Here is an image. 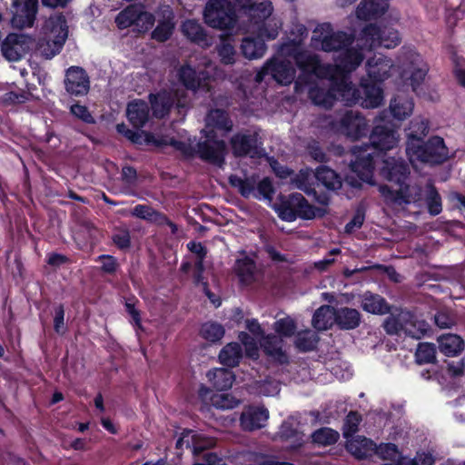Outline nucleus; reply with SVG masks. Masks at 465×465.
Masks as SVG:
<instances>
[{"instance_id":"obj_41","label":"nucleus","mask_w":465,"mask_h":465,"mask_svg":"<svg viewBox=\"0 0 465 465\" xmlns=\"http://www.w3.org/2000/svg\"><path fill=\"white\" fill-rule=\"evenodd\" d=\"M220 362L226 367L233 368L239 365L242 359V349L238 342L226 344L218 355Z\"/></svg>"},{"instance_id":"obj_57","label":"nucleus","mask_w":465,"mask_h":465,"mask_svg":"<svg viewBox=\"0 0 465 465\" xmlns=\"http://www.w3.org/2000/svg\"><path fill=\"white\" fill-rule=\"evenodd\" d=\"M297 329L296 322L290 317L282 318L274 322V330L281 337H292Z\"/></svg>"},{"instance_id":"obj_11","label":"nucleus","mask_w":465,"mask_h":465,"mask_svg":"<svg viewBox=\"0 0 465 465\" xmlns=\"http://www.w3.org/2000/svg\"><path fill=\"white\" fill-rule=\"evenodd\" d=\"M332 127L353 141L366 136L369 131L366 118L352 110H347L338 121L332 122Z\"/></svg>"},{"instance_id":"obj_46","label":"nucleus","mask_w":465,"mask_h":465,"mask_svg":"<svg viewBox=\"0 0 465 465\" xmlns=\"http://www.w3.org/2000/svg\"><path fill=\"white\" fill-rule=\"evenodd\" d=\"M229 183L231 186L237 188L239 193L242 197L249 198L255 191L256 177L252 175L246 178H241L236 174H232L229 177Z\"/></svg>"},{"instance_id":"obj_39","label":"nucleus","mask_w":465,"mask_h":465,"mask_svg":"<svg viewBox=\"0 0 465 465\" xmlns=\"http://www.w3.org/2000/svg\"><path fill=\"white\" fill-rule=\"evenodd\" d=\"M266 49L264 40L261 37H244L241 44V52L249 60L261 58Z\"/></svg>"},{"instance_id":"obj_8","label":"nucleus","mask_w":465,"mask_h":465,"mask_svg":"<svg viewBox=\"0 0 465 465\" xmlns=\"http://www.w3.org/2000/svg\"><path fill=\"white\" fill-rule=\"evenodd\" d=\"M230 144L235 157L262 158L265 154L263 143L256 132H238L231 137Z\"/></svg>"},{"instance_id":"obj_19","label":"nucleus","mask_w":465,"mask_h":465,"mask_svg":"<svg viewBox=\"0 0 465 465\" xmlns=\"http://www.w3.org/2000/svg\"><path fill=\"white\" fill-rule=\"evenodd\" d=\"M226 144L224 141L204 140L197 143L199 157L209 163L221 166L224 163Z\"/></svg>"},{"instance_id":"obj_45","label":"nucleus","mask_w":465,"mask_h":465,"mask_svg":"<svg viewBox=\"0 0 465 465\" xmlns=\"http://www.w3.org/2000/svg\"><path fill=\"white\" fill-rule=\"evenodd\" d=\"M320 337L311 330L299 331L295 336L294 345L301 352L312 351L317 348Z\"/></svg>"},{"instance_id":"obj_52","label":"nucleus","mask_w":465,"mask_h":465,"mask_svg":"<svg viewBox=\"0 0 465 465\" xmlns=\"http://www.w3.org/2000/svg\"><path fill=\"white\" fill-rule=\"evenodd\" d=\"M139 304V300L134 296L131 295L125 298L124 308L125 312L131 317L130 322L136 330H143L142 325V317L141 312L137 309V305Z\"/></svg>"},{"instance_id":"obj_20","label":"nucleus","mask_w":465,"mask_h":465,"mask_svg":"<svg viewBox=\"0 0 465 465\" xmlns=\"http://www.w3.org/2000/svg\"><path fill=\"white\" fill-rule=\"evenodd\" d=\"M269 411L264 407L249 406L241 414L240 422L243 430L253 431L265 426Z\"/></svg>"},{"instance_id":"obj_42","label":"nucleus","mask_w":465,"mask_h":465,"mask_svg":"<svg viewBox=\"0 0 465 465\" xmlns=\"http://www.w3.org/2000/svg\"><path fill=\"white\" fill-rule=\"evenodd\" d=\"M207 376L213 387L219 391L231 389L235 380L232 371L223 368L215 369L213 371H210Z\"/></svg>"},{"instance_id":"obj_32","label":"nucleus","mask_w":465,"mask_h":465,"mask_svg":"<svg viewBox=\"0 0 465 465\" xmlns=\"http://www.w3.org/2000/svg\"><path fill=\"white\" fill-rule=\"evenodd\" d=\"M361 308L370 313L385 315L391 312V306L382 296L365 292L361 296Z\"/></svg>"},{"instance_id":"obj_62","label":"nucleus","mask_w":465,"mask_h":465,"mask_svg":"<svg viewBox=\"0 0 465 465\" xmlns=\"http://www.w3.org/2000/svg\"><path fill=\"white\" fill-rule=\"evenodd\" d=\"M155 211L156 210L150 205L137 204L131 210V215L151 223Z\"/></svg>"},{"instance_id":"obj_9","label":"nucleus","mask_w":465,"mask_h":465,"mask_svg":"<svg viewBox=\"0 0 465 465\" xmlns=\"http://www.w3.org/2000/svg\"><path fill=\"white\" fill-rule=\"evenodd\" d=\"M295 74L296 70L290 60L273 56L257 72L255 81L261 83L266 75H271L279 84L289 85L294 81Z\"/></svg>"},{"instance_id":"obj_25","label":"nucleus","mask_w":465,"mask_h":465,"mask_svg":"<svg viewBox=\"0 0 465 465\" xmlns=\"http://www.w3.org/2000/svg\"><path fill=\"white\" fill-rule=\"evenodd\" d=\"M381 26L377 24H368L360 31L357 37V46L363 50L371 51L381 47Z\"/></svg>"},{"instance_id":"obj_59","label":"nucleus","mask_w":465,"mask_h":465,"mask_svg":"<svg viewBox=\"0 0 465 465\" xmlns=\"http://www.w3.org/2000/svg\"><path fill=\"white\" fill-rule=\"evenodd\" d=\"M70 113L77 119L83 121L85 124H94L95 119L90 113L89 109L85 105H82L79 103H75L70 106Z\"/></svg>"},{"instance_id":"obj_23","label":"nucleus","mask_w":465,"mask_h":465,"mask_svg":"<svg viewBox=\"0 0 465 465\" xmlns=\"http://www.w3.org/2000/svg\"><path fill=\"white\" fill-rule=\"evenodd\" d=\"M183 35L192 43L208 48L213 45L212 37L208 36L203 25L194 19L184 21L181 26Z\"/></svg>"},{"instance_id":"obj_24","label":"nucleus","mask_w":465,"mask_h":465,"mask_svg":"<svg viewBox=\"0 0 465 465\" xmlns=\"http://www.w3.org/2000/svg\"><path fill=\"white\" fill-rule=\"evenodd\" d=\"M389 7L386 0H361L356 8L359 20L370 21L383 15Z\"/></svg>"},{"instance_id":"obj_56","label":"nucleus","mask_w":465,"mask_h":465,"mask_svg":"<svg viewBox=\"0 0 465 465\" xmlns=\"http://www.w3.org/2000/svg\"><path fill=\"white\" fill-rule=\"evenodd\" d=\"M426 204L430 215L436 216L442 211L441 197L434 186H431L427 193Z\"/></svg>"},{"instance_id":"obj_49","label":"nucleus","mask_w":465,"mask_h":465,"mask_svg":"<svg viewBox=\"0 0 465 465\" xmlns=\"http://www.w3.org/2000/svg\"><path fill=\"white\" fill-rule=\"evenodd\" d=\"M430 126L429 121L426 119L415 118L411 121L409 132L407 133V141L410 143L412 139H424L429 134Z\"/></svg>"},{"instance_id":"obj_61","label":"nucleus","mask_w":465,"mask_h":465,"mask_svg":"<svg viewBox=\"0 0 465 465\" xmlns=\"http://www.w3.org/2000/svg\"><path fill=\"white\" fill-rule=\"evenodd\" d=\"M398 453V446L394 443L389 442L377 445L376 454L382 460H392Z\"/></svg>"},{"instance_id":"obj_22","label":"nucleus","mask_w":465,"mask_h":465,"mask_svg":"<svg viewBox=\"0 0 465 465\" xmlns=\"http://www.w3.org/2000/svg\"><path fill=\"white\" fill-rule=\"evenodd\" d=\"M335 101L343 102L347 106L360 105V88L352 84L348 75L336 76Z\"/></svg>"},{"instance_id":"obj_44","label":"nucleus","mask_w":465,"mask_h":465,"mask_svg":"<svg viewBox=\"0 0 465 465\" xmlns=\"http://www.w3.org/2000/svg\"><path fill=\"white\" fill-rule=\"evenodd\" d=\"M216 445V440L213 437H207L202 434H193L191 440L186 441V448L191 449L193 456L199 457L210 452L209 450Z\"/></svg>"},{"instance_id":"obj_17","label":"nucleus","mask_w":465,"mask_h":465,"mask_svg":"<svg viewBox=\"0 0 465 465\" xmlns=\"http://www.w3.org/2000/svg\"><path fill=\"white\" fill-rule=\"evenodd\" d=\"M152 14L143 11L141 5H130L123 9L115 17V24L119 29H126L132 25H139L140 22L153 24Z\"/></svg>"},{"instance_id":"obj_43","label":"nucleus","mask_w":465,"mask_h":465,"mask_svg":"<svg viewBox=\"0 0 465 465\" xmlns=\"http://www.w3.org/2000/svg\"><path fill=\"white\" fill-rule=\"evenodd\" d=\"M232 42V35H223L216 46L220 62L224 65H232L236 62V50Z\"/></svg>"},{"instance_id":"obj_28","label":"nucleus","mask_w":465,"mask_h":465,"mask_svg":"<svg viewBox=\"0 0 465 465\" xmlns=\"http://www.w3.org/2000/svg\"><path fill=\"white\" fill-rule=\"evenodd\" d=\"M413 108L412 98L404 93L395 94L390 103V113L398 121L409 117L412 114Z\"/></svg>"},{"instance_id":"obj_2","label":"nucleus","mask_w":465,"mask_h":465,"mask_svg":"<svg viewBox=\"0 0 465 465\" xmlns=\"http://www.w3.org/2000/svg\"><path fill=\"white\" fill-rule=\"evenodd\" d=\"M405 151L412 164L418 162L429 166H437L450 158L444 139L438 135L431 136L427 141L414 138L406 143Z\"/></svg>"},{"instance_id":"obj_63","label":"nucleus","mask_w":465,"mask_h":465,"mask_svg":"<svg viewBox=\"0 0 465 465\" xmlns=\"http://www.w3.org/2000/svg\"><path fill=\"white\" fill-rule=\"evenodd\" d=\"M256 189L260 195L269 201L272 199L275 193V189L269 177H264L258 183H256Z\"/></svg>"},{"instance_id":"obj_30","label":"nucleus","mask_w":465,"mask_h":465,"mask_svg":"<svg viewBox=\"0 0 465 465\" xmlns=\"http://www.w3.org/2000/svg\"><path fill=\"white\" fill-rule=\"evenodd\" d=\"M361 322V314L358 310L350 307L336 308L335 323L340 330H354Z\"/></svg>"},{"instance_id":"obj_64","label":"nucleus","mask_w":465,"mask_h":465,"mask_svg":"<svg viewBox=\"0 0 465 465\" xmlns=\"http://www.w3.org/2000/svg\"><path fill=\"white\" fill-rule=\"evenodd\" d=\"M435 457L430 452L417 451L413 459L410 460L411 465H434Z\"/></svg>"},{"instance_id":"obj_15","label":"nucleus","mask_w":465,"mask_h":465,"mask_svg":"<svg viewBox=\"0 0 465 465\" xmlns=\"http://www.w3.org/2000/svg\"><path fill=\"white\" fill-rule=\"evenodd\" d=\"M29 36L24 34H8L1 45L3 56L10 62L21 60L29 50Z\"/></svg>"},{"instance_id":"obj_54","label":"nucleus","mask_w":465,"mask_h":465,"mask_svg":"<svg viewBox=\"0 0 465 465\" xmlns=\"http://www.w3.org/2000/svg\"><path fill=\"white\" fill-rule=\"evenodd\" d=\"M361 421V414L358 411H351L344 419L342 426L343 437L346 439L352 437L358 431Z\"/></svg>"},{"instance_id":"obj_1","label":"nucleus","mask_w":465,"mask_h":465,"mask_svg":"<svg viewBox=\"0 0 465 465\" xmlns=\"http://www.w3.org/2000/svg\"><path fill=\"white\" fill-rule=\"evenodd\" d=\"M390 77L387 64L378 59L367 62V75L361 79L360 105L371 109L379 107L384 99L382 84Z\"/></svg>"},{"instance_id":"obj_50","label":"nucleus","mask_w":465,"mask_h":465,"mask_svg":"<svg viewBox=\"0 0 465 465\" xmlns=\"http://www.w3.org/2000/svg\"><path fill=\"white\" fill-rule=\"evenodd\" d=\"M415 361L418 364L433 363L436 361V347L430 342L419 343L415 352Z\"/></svg>"},{"instance_id":"obj_33","label":"nucleus","mask_w":465,"mask_h":465,"mask_svg":"<svg viewBox=\"0 0 465 465\" xmlns=\"http://www.w3.org/2000/svg\"><path fill=\"white\" fill-rule=\"evenodd\" d=\"M262 348L264 353L279 363L288 362V356L282 349V340L275 334L266 335L262 342Z\"/></svg>"},{"instance_id":"obj_34","label":"nucleus","mask_w":465,"mask_h":465,"mask_svg":"<svg viewBox=\"0 0 465 465\" xmlns=\"http://www.w3.org/2000/svg\"><path fill=\"white\" fill-rule=\"evenodd\" d=\"M439 349L448 357H454L462 352L465 347L463 339L453 333L442 334L438 338Z\"/></svg>"},{"instance_id":"obj_48","label":"nucleus","mask_w":465,"mask_h":465,"mask_svg":"<svg viewBox=\"0 0 465 465\" xmlns=\"http://www.w3.org/2000/svg\"><path fill=\"white\" fill-rule=\"evenodd\" d=\"M313 442L322 445V446H330L335 444L339 439L340 434L335 430L323 427L316 430L312 435Z\"/></svg>"},{"instance_id":"obj_10","label":"nucleus","mask_w":465,"mask_h":465,"mask_svg":"<svg viewBox=\"0 0 465 465\" xmlns=\"http://www.w3.org/2000/svg\"><path fill=\"white\" fill-rule=\"evenodd\" d=\"M401 62L405 67L404 72H410V84L413 92L423 83L428 72L429 65L422 55L413 48H402Z\"/></svg>"},{"instance_id":"obj_47","label":"nucleus","mask_w":465,"mask_h":465,"mask_svg":"<svg viewBox=\"0 0 465 465\" xmlns=\"http://www.w3.org/2000/svg\"><path fill=\"white\" fill-rule=\"evenodd\" d=\"M225 330L223 326L218 322H205L200 330L201 336L209 342L220 341L224 336Z\"/></svg>"},{"instance_id":"obj_27","label":"nucleus","mask_w":465,"mask_h":465,"mask_svg":"<svg viewBox=\"0 0 465 465\" xmlns=\"http://www.w3.org/2000/svg\"><path fill=\"white\" fill-rule=\"evenodd\" d=\"M126 115L130 124L136 129L143 127L150 117V107L143 100H134L128 104Z\"/></svg>"},{"instance_id":"obj_3","label":"nucleus","mask_w":465,"mask_h":465,"mask_svg":"<svg viewBox=\"0 0 465 465\" xmlns=\"http://www.w3.org/2000/svg\"><path fill=\"white\" fill-rule=\"evenodd\" d=\"M276 211L282 221L291 223L297 218L312 220L322 209L310 204L301 193H292L288 196H280Z\"/></svg>"},{"instance_id":"obj_37","label":"nucleus","mask_w":465,"mask_h":465,"mask_svg":"<svg viewBox=\"0 0 465 465\" xmlns=\"http://www.w3.org/2000/svg\"><path fill=\"white\" fill-rule=\"evenodd\" d=\"M178 79L187 90L196 91L202 86V82L205 79V73L198 74L193 67L184 64L178 71Z\"/></svg>"},{"instance_id":"obj_40","label":"nucleus","mask_w":465,"mask_h":465,"mask_svg":"<svg viewBox=\"0 0 465 465\" xmlns=\"http://www.w3.org/2000/svg\"><path fill=\"white\" fill-rule=\"evenodd\" d=\"M377 444L371 439L361 438L348 443L347 450L358 460H365L376 454Z\"/></svg>"},{"instance_id":"obj_55","label":"nucleus","mask_w":465,"mask_h":465,"mask_svg":"<svg viewBox=\"0 0 465 465\" xmlns=\"http://www.w3.org/2000/svg\"><path fill=\"white\" fill-rule=\"evenodd\" d=\"M174 25L171 20L159 21L152 32V38L159 43L167 41L173 35Z\"/></svg>"},{"instance_id":"obj_16","label":"nucleus","mask_w":465,"mask_h":465,"mask_svg":"<svg viewBox=\"0 0 465 465\" xmlns=\"http://www.w3.org/2000/svg\"><path fill=\"white\" fill-rule=\"evenodd\" d=\"M64 87L71 95L87 94L90 89V79L86 71L80 66L69 67L65 72Z\"/></svg>"},{"instance_id":"obj_58","label":"nucleus","mask_w":465,"mask_h":465,"mask_svg":"<svg viewBox=\"0 0 465 465\" xmlns=\"http://www.w3.org/2000/svg\"><path fill=\"white\" fill-rule=\"evenodd\" d=\"M113 243L120 250L126 251L131 247V234L128 229L120 228L112 235Z\"/></svg>"},{"instance_id":"obj_12","label":"nucleus","mask_w":465,"mask_h":465,"mask_svg":"<svg viewBox=\"0 0 465 465\" xmlns=\"http://www.w3.org/2000/svg\"><path fill=\"white\" fill-rule=\"evenodd\" d=\"M355 160L350 164L351 171L356 174L361 181L368 184H374V170L376 166V158L382 156L381 153L375 152L368 153L367 148H359L358 153L354 152Z\"/></svg>"},{"instance_id":"obj_53","label":"nucleus","mask_w":465,"mask_h":465,"mask_svg":"<svg viewBox=\"0 0 465 465\" xmlns=\"http://www.w3.org/2000/svg\"><path fill=\"white\" fill-rule=\"evenodd\" d=\"M381 35V47L394 48L401 42L399 31L391 26L382 25Z\"/></svg>"},{"instance_id":"obj_31","label":"nucleus","mask_w":465,"mask_h":465,"mask_svg":"<svg viewBox=\"0 0 465 465\" xmlns=\"http://www.w3.org/2000/svg\"><path fill=\"white\" fill-rule=\"evenodd\" d=\"M314 176L317 181V187H322L328 191H337L341 185V176L332 169L325 165H320L316 168Z\"/></svg>"},{"instance_id":"obj_51","label":"nucleus","mask_w":465,"mask_h":465,"mask_svg":"<svg viewBox=\"0 0 465 465\" xmlns=\"http://www.w3.org/2000/svg\"><path fill=\"white\" fill-rule=\"evenodd\" d=\"M209 122L217 129L230 132L233 124L228 113L223 109H215L209 114Z\"/></svg>"},{"instance_id":"obj_6","label":"nucleus","mask_w":465,"mask_h":465,"mask_svg":"<svg viewBox=\"0 0 465 465\" xmlns=\"http://www.w3.org/2000/svg\"><path fill=\"white\" fill-rule=\"evenodd\" d=\"M411 169L408 163L395 156H388L387 153L381 156V165L379 167V175L391 184L397 185V193H401L409 189L408 181Z\"/></svg>"},{"instance_id":"obj_14","label":"nucleus","mask_w":465,"mask_h":465,"mask_svg":"<svg viewBox=\"0 0 465 465\" xmlns=\"http://www.w3.org/2000/svg\"><path fill=\"white\" fill-rule=\"evenodd\" d=\"M363 59V49L348 46L338 55L336 64L331 66V74L338 77L341 75L349 76L361 64Z\"/></svg>"},{"instance_id":"obj_60","label":"nucleus","mask_w":465,"mask_h":465,"mask_svg":"<svg viewBox=\"0 0 465 465\" xmlns=\"http://www.w3.org/2000/svg\"><path fill=\"white\" fill-rule=\"evenodd\" d=\"M96 261L101 262V272L107 274H114L119 267L117 259L110 254H101Z\"/></svg>"},{"instance_id":"obj_13","label":"nucleus","mask_w":465,"mask_h":465,"mask_svg":"<svg viewBox=\"0 0 465 465\" xmlns=\"http://www.w3.org/2000/svg\"><path fill=\"white\" fill-rule=\"evenodd\" d=\"M38 10V0H14L12 4L11 25L24 29L34 25Z\"/></svg>"},{"instance_id":"obj_36","label":"nucleus","mask_w":465,"mask_h":465,"mask_svg":"<svg viewBox=\"0 0 465 465\" xmlns=\"http://www.w3.org/2000/svg\"><path fill=\"white\" fill-rule=\"evenodd\" d=\"M116 130L133 143L137 145H160V142L150 132L135 131L129 129L124 124H117Z\"/></svg>"},{"instance_id":"obj_4","label":"nucleus","mask_w":465,"mask_h":465,"mask_svg":"<svg viewBox=\"0 0 465 465\" xmlns=\"http://www.w3.org/2000/svg\"><path fill=\"white\" fill-rule=\"evenodd\" d=\"M239 11L249 16L251 23L254 25H262L259 26L261 35H264L269 40L275 39L279 35V29L281 25H278L274 23V26L268 29L270 23L267 24L265 21L271 16L273 11L272 2L264 1L261 3H255L252 0H235Z\"/></svg>"},{"instance_id":"obj_7","label":"nucleus","mask_w":465,"mask_h":465,"mask_svg":"<svg viewBox=\"0 0 465 465\" xmlns=\"http://www.w3.org/2000/svg\"><path fill=\"white\" fill-rule=\"evenodd\" d=\"M386 114L382 112L375 119V125L370 134V144L372 150L381 154L393 149L398 143L396 126L385 119Z\"/></svg>"},{"instance_id":"obj_21","label":"nucleus","mask_w":465,"mask_h":465,"mask_svg":"<svg viewBox=\"0 0 465 465\" xmlns=\"http://www.w3.org/2000/svg\"><path fill=\"white\" fill-rule=\"evenodd\" d=\"M148 98L153 115L157 119H163L167 116L175 103L174 94L166 89H161L155 94H150Z\"/></svg>"},{"instance_id":"obj_26","label":"nucleus","mask_w":465,"mask_h":465,"mask_svg":"<svg viewBox=\"0 0 465 465\" xmlns=\"http://www.w3.org/2000/svg\"><path fill=\"white\" fill-rule=\"evenodd\" d=\"M329 75L331 77V84L329 88L315 85L309 89V97L312 99L313 104L326 108L333 105L336 92V75L332 74Z\"/></svg>"},{"instance_id":"obj_18","label":"nucleus","mask_w":465,"mask_h":465,"mask_svg":"<svg viewBox=\"0 0 465 465\" xmlns=\"http://www.w3.org/2000/svg\"><path fill=\"white\" fill-rule=\"evenodd\" d=\"M294 60L301 72L306 73L307 74L325 77L331 74V65L322 64L317 54L300 52L295 54Z\"/></svg>"},{"instance_id":"obj_5","label":"nucleus","mask_w":465,"mask_h":465,"mask_svg":"<svg viewBox=\"0 0 465 465\" xmlns=\"http://www.w3.org/2000/svg\"><path fill=\"white\" fill-rule=\"evenodd\" d=\"M235 6L229 0H208L203 10L205 24L214 29H232L237 23Z\"/></svg>"},{"instance_id":"obj_38","label":"nucleus","mask_w":465,"mask_h":465,"mask_svg":"<svg viewBox=\"0 0 465 465\" xmlns=\"http://www.w3.org/2000/svg\"><path fill=\"white\" fill-rule=\"evenodd\" d=\"M234 271L240 282L249 285L255 280L256 263L251 257L244 256L236 260Z\"/></svg>"},{"instance_id":"obj_29","label":"nucleus","mask_w":465,"mask_h":465,"mask_svg":"<svg viewBox=\"0 0 465 465\" xmlns=\"http://www.w3.org/2000/svg\"><path fill=\"white\" fill-rule=\"evenodd\" d=\"M354 40V35L348 34L343 31H337L323 37L322 41V49L324 52H341L346 47L351 46Z\"/></svg>"},{"instance_id":"obj_35","label":"nucleus","mask_w":465,"mask_h":465,"mask_svg":"<svg viewBox=\"0 0 465 465\" xmlns=\"http://www.w3.org/2000/svg\"><path fill=\"white\" fill-rule=\"evenodd\" d=\"M336 318V308L331 305H322L313 313L312 325L319 331L331 328Z\"/></svg>"}]
</instances>
